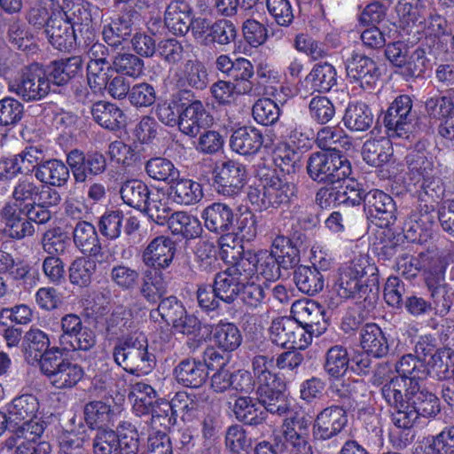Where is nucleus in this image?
I'll return each instance as SVG.
<instances>
[{"label":"nucleus","mask_w":454,"mask_h":454,"mask_svg":"<svg viewBox=\"0 0 454 454\" xmlns=\"http://www.w3.org/2000/svg\"><path fill=\"white\" fill-rule=\"evenodd\" d=\"M419 389L410 394V378L399 375L392 378L381 387V395L394 409L392 421L399 428H411L419 416L432 417L440 411V402L433 393Z\"/></svg>","instance_id":"f257e3e1"},{"label":"nucleus","mask_w":454,"mask_h":454,"mask_svg":"<svg viewBox=\"0 0 454 454\" xmlns=\"http://www.w3.org/2000/svg\"><path fill=\"white\" fill-rule=\"evenodd\" d=\"M399 375L410 378V394L419 389V382L427 377L437 380L454 379V350L442 348L427 359V364H419L412 354L403 356L395 364Z\"/></svg>","instance_id":"f03ea898"},{"label":"nucleus","mask_w":454,"mask_h":454,"mask_svg":"<svg viewBox=\"0 0 454 454\" xmlns=\"http://www.w3.org/2000/svg\"><path fill=\"white\" fill-rule=\"evenodd\" d=\"M252 369L257 383V399L270 413L285 414L288 405L282 393V381L275 373L272 356L258 355L252 359Z\"/></svg>","instance_id":"7ed1b4c3"},{"label":"nucleus","mask_w":454,"mask_h":454,"mask_svg":"<svg viewBox=\"0 0 454 454\" xmlns=\"http://www.w3.org/2000/svg\"><path fill=\"white\" fill-rule=\"evenodd\" d=\"M295 194V186L286 177L267 170L247 188V198L255 210L264 211L287 203Z\"/></svg>","instance_id":"20e7f679"},{"label":"nucleus","mask_w":454,"mask_h":454,"mask_svg":"<svg viewBox=\"0 0 454 454\" xmlns=\"http://www.w3.org/2000/svg\"><path fill=\"white\" fill-rule=\"evenodd\" d=\"M114 362L127 372L148 374L154 366V356L148 352V342L142 333L120 339L113 351Z\"/></svg>","instance_id":"39448f33"},{"label":"nucleus","mask_w":454,"mask_h":454,"mask_svg":"<svg viewBox=\"0 0 454 454\" xmlns=\"http://www.w3.org/2000/svg\"><path fill=\"white\" fill-rule=\"evenodd\" d=\"M40 404L34 395L25 394L12 399L6 405L10 424L18 425L19 435H42L45 427L44 422L38 418Z\"/></svg>","instance_id":"423d86ee"},{"label":"nucleus","mask_w":454,"mask_h":454,"mask_svg":"<svg viewBox=\"0 0 454 454\" xmlns=\"http://www.w3.org/2000/svg\"><path fill=\"white\" fill-rule=\"evenodd\" d=\"M309 420L303 415L287 417L281 432L275 436V446L280 454H313L309 442Z\"/></svg>","instance_id":"0eeeda50"},{"label":"nucleus","mask_w":454,"mask_h":454,"mask_svg":"<svg viewBox=\"0 0 454 454\" xmlns=\"http://www.w3.org/2000/svg\"><path fill=\"white\" fill-rule=\"evenodd\" d=\"M407 159L410 179L414 186L432 198H440L443 192L440 164L419 152L411 153Z\"/></svg>","instance_id":"6e6552de"},{"label":"nucleus","mask_w":454,"mask_h":454,"mask_svg":"<svg viewBox=\"0 0 454 454\" xmlns=\"http://www.w3.org/2000/svg\"><path fill=\"white\" fill-rule=\"evenodd\" d=\"M61 354L60 348H51L42 361L41 370L54 387L70 389L83 378L84 371L78 364L59 357Z\"/></svg>","instance_id":"1a4fd4ad"},{"label":"nucleus","mask_w":454,"mask_h":454,"mask_svg":"<svg viewBox=\"0 0 454 454\" xmlns=\"http://www.w3.org/2000/svg\"><path fill=\"white\" fill-rule=\"evenodd\" d=\"M307 168L309 176L317 182L341 181L351 173L350 163L339 153H314L309 159Z\"/></svg>","instance_id":"9d476101"},{"label":"nucleus","mask_w":454,"mask_h":454,"mask_svg":"<svg viewBox=\"0 0 454 454\" xmlns=\"http://www.w3.org/2000/svg\"><path fill=\"white\" fill-rule=\"evenodd\" d=\"M8 90L24 101H38L49 94L51 82L43 69L31 66L20 77L9 81Z\"/></svg>","instance_id":"9b49d317"},{"label":"nucleus","mask_w":454,"mask_h":454,"mask_svg":"<svg viewBox=\"0 0 454 454\" xmlns=\"http://www.w3.org/2000/svg\"><path fill=\"white\" fill-rule=\"evenodd\" d=\"M412 100L408 95L397 97L384 117L388 137L408 138L413 129Z\"/></svg>","instance_id":"f8f14e48"},{"label":"nucleus","mask_w":454,"mask_h":454,"mask_svg":"<svg viewBox=\"0 0 454 454\" xmlns=\"http://www.w3.org/2000/svg\"><path fill=\"white\" fill-rule=\"evenodd\" d=\"M274 254L267 249L247 251L239 260V266L243 268L249 279L255 278L260 281L262 278L265 281H274L280 277L282 268Z\"/></svg>","instance_id":"ddd939ff"},{"label":"nucleus","mask_w":454,"mask_h":454,"mask_svg":"<svg viewBox=\"0 0 454 454\" xmlns=\"http://www.w3.org/2000/svg\"><path fill=\"white\" fill-rule=\"evenodd\" d=\"M246 167L234 160L223 162L215 170L214 187L217 193L224 197L239 195L247 184Z\"/></svg>","instance_id":"4468645a"},{"label":"nucleus","mask_w":454,"mask_h":454,"mask_svg":"<svg viewBox=\"0 0 454 454\" xmlns=\"http://www.w3.org/2000/svg\"><path fill=\"white\" fill-rule=\"evenodd\" d=\"M114 4H123L119 12L103 15V28H133L144 23L141 11L149 7L148 0H114Z\"/></svg>","instance_id":"2eb2a0df"},{"label":"nucleus","mask_w":454,"mask_h":454,"mask_svg":"<svg viewBox=\"0 0 454 454\" xmlns=\"http://www.w3.org/2000/svg\"><path fill=\"white\" fill-rule=\"evenodd\" d=\"M176 254V244L168 237L159 236L153 239L142 253V261L145 266L155 270L170 266Z\"/></svg>","instance_id":"dca6fc26"},{"label":"nucleus","mask_w":454,"mask_h":454,"mask_svg":"<svg viewBox=\"0 0 454 454\" xmlns=\"http://www.w3.org/2000/svg\"><path fill=\"white\" fill-rule=\"evenodd\" d=\"M248 280L249 278L239 266V261L215 276L214 287L221 301L231 303L239 294L241 285Z\"/></svg>","instance_id":"f3484780"},{"label":"nucleus","mask_w":454,"mask_h":454,"mask_svg":"<svg viewBox=\"0 0 454 454\" xmlns=\"http://www.w3.org/2000/svg\"><path fill=\"white\" fill-rule=\"evenodd\" d=\"M348 423L346 411L340 406L333 405L320 411L313 425L314 437L328 440L340 434Z\"/></svg>","instance_id":"a211bd4d"},{"label":"nucleus","mask_w":454,"mask_h":454,"mask_svg":"<svg viewBox=\"0 0 454 454\" xmlns=\"http://www.w3.org/2000/svg\"><path fill=\"white\" fill-rule=\"evenodd\" d=\"M67 163L73 170L77 182L85 181L89 175L98 176L106 168L105 156L98 152L83 154L74 150L67 155Z\"/></svg>","instance_id":"6ab92c4d"},{"label":"nucleus","mask_w":454,"mask_h":454,"mask_svg":"<svg viewBox=\"0 0 454 454\" xmlns=\"http://www.w3.org/2000/svg\"><path fill=\"white\" fill-rule=\"evenodd\" d=\"M347 74L351 82H358L360 87L366 89L375 83L380 73L372 59L354 52L347 62Z\"/></svg>","instance_id":"aec40b11"},{"label":"nucleus","mask_w":454,"mask_h":454,"mask_svg":"<svg viewBox=\"0 0 454 454\" xmlns=\"http://www.w3.org/2000/svg\"><path fill=\"white\" fill-rule=\"evenodd\" d=\"M291 312L295 321L314 329L316 336L321 335L326 330L325 310L318 303L309 300L296 301L292 305Z\"/></svg>","instance_id":"412c9836"},{"label":"nucleus","mask_w":454,"mask_h":454,"mask_svg":"<svg viewBox=\"0 0 454 454\" xmlns=\"http://www.w3.org/2000/svg\"><path fill=\"white\" fill-rule=\"evenodd\" d=\"M364 207L371 218L382 222L380 226H388L395 219V202L391 196L380 190L365 193Z\"/></svg>","instance_id":"4be33fe9"},{"label":"nucleus","mask_w":454,"mask_h":454,"mask_svg":"<svg viewBox=\"0 0 454 454\" xmlns=\"http://www.w3.org/2000/svg\"><path fill=\"white\" fill-rule=\"evenodd\" d=\"M76 247L84 254L93 257L98 262L105 260L95 226L86 221L78 222L73 231Z\"/></svg>","instance_id":"5701e85b"},{"label":"nucleus","mask_w":454,"mask_h":454,"mask_svg":"<svg viewBox=\"0 0 454 454\" xmlns=\"http://www.w3.org/2000/svg\"><path fill=\"white\" fill-rule=\"evenodd\" d=\"M216 12L226 19L220 20L222 27L225 28H236L241 25V28H267L266 26L254 17L246 18L239 12L238 0H216Z\"/></svg>","instance_id":"b1692460"},{"label":"nucleus","mask_w":454,"mask_h":454,"mask_svg":"<svg viewBox=\"0 0 454 454\" xmlns=\"http://www.w3.org/2000/svg\"><path fill=\"white\" fill-rule=\"evenodd\" d=\"M201 216L206 228L215 233L229 232L234 223L233 210L228 205L220 202L207 206Z\"/></svg>","instance_id":"393cba45"},{"label":"nucleus","mask_w":454,"mask_h":454,"mask_svg":"<svg viewBox=\"0 0 454 454\" xmlns=\"http://www.w3.org/2000/svg\"><path fill=\"white\" fill-rule=\"evenodd\" d=\"M263 144L262 132L254 127H241L237 129L230 139V146L233 152L240 155L256 153Z\"/></svg>","instance_id":"a878e982"},{"label":"nucleus","mask_w":454,"mask_h":454,"mask_svg":"<svg viewBox=\"0 0 454 454\" xmlns=\"http://www.w3.org/2000/svg\"><path fill=\"white\" fill-rule=\"evenodd\" d=\"M212 119L200 101H193L182 109L179 120V129L185 135L194 137L201 127L207 126Z\"/></svg>","instance_id":"bb28decb"},{"label":"nucleus","mask_w":454,"mask_h":454,"mask_svg":"<svg viewBox=\"0 0 454 454\" xmlns=\"http://www.w3.org/2000/svg\"><path fill=\"white\" fill-rule=\"evenodd\" d=\"M207 367L210 368V364L195 359H184L176 365L174 373L176 380L184 387H199L207 377Z\"/></svg>","instance_id":"cd10ccee"},{"label":"nucleus","mask_w":454,"mask_h":454,"mask_svg":"<svg viewBox=\"0 0 454 454\" xmlns=\"http://www.w3.org/2000/svg\"><path fill=\"white\" fill-rule=\"evenodd\" d=\"M22 210L14 206H5L2 211L5 233L16 239L32 236L35 232L33 224L26 219Z\"/></svg>","instance_id":"c85d7f7f"},{"label":"nucleus","mask_w":454,"mask_h":454,"mask_svg":"<svg viewBox=\"0 0 454 454\" xmlns=\"http://www.w3.org/2000/svg\"><path fill=\"white\" fill-rule=\"evenodd\" d=\"M50 346V339L46 333L41 329L31 327L26 333L23 339V350L26 360L29 364L40 362L42 367V361L48 352Z\"/></svg>","instance_id":"c756f323"},{"label":"nucleus","mask_w":454,"mask_h":454,"mask_svg":"<svg viewBox=\"0 0 454 454\" xmlns=\"http://www.w3.org/2000/svg\"><path fill=\"white\" fill-rule=\"evenodd\" d=\"M360 346L373 357H383L388 352V342L381 328L376 324H367L360 331Z\"/></svg>","instance_id":"7c9ffc66"},{"label":"nucleus","mask_w":454,"mask_h":454,"mask_svg":"<svg viewBox=\"0 0 454 454\" xmlns=\"http://www.w3.org/2000/svg\"><path fill=\"white\" fill-rule=\"evenodd\" d=\"M435 220V214L427 209L422 213H413L404 222L403 233L411 242H422L428 235Z\"/></svg>","instance_id":"2f4dec72"},{"label":"nucleus","mask_w":454,"mask_h":454,"mask_svg":"<svg viewBox=\"0 0 454 454\" xmlns=\"http://www.w3.org/2000/svg\"><path fill=\"white\" fill-rule=\"evenodd\" d=\"M208 74L203 63L198 60H188L176 74V85L180 88L191 87L203 90L208 83Z\"/></svg>","instance_id":"473e14b6"},{"label":"nucleus","mask_w":454,"mask_h":454,"mask_svg":"<svg viewBox=\"0 0 454 454\" xmlns=\"http://www.w3.org/2000/svg\"><path fill=\"white\" fill-rule=\"evenodd\" d=\"M41 8L32 9L28 14V22L35 28H62L65 11L62 5L41 4Z\"/></svg>","instance_id":"72a5a7b5"},{"label":"nucleus","mask_w":454,"mask_h":454,"mask_svg":"<svg viewBox=\"0 0 454 454\" xmlns=\"http://www.w3.org/2000/svg\"><path fill=\"white\" fill-rule=\"evenodd\" d=\"M129 397L132 403V411L138 417L149 415L158 399L155 389L144 381L131 386Z\"/></svg>","instance_id":"f704fd0d"},{"label":"nucleus","mask_w":454,"mask_h":454,"mask_svg":"<svg viewBox=\"0 0 454 454\" xmlns=\"http://www.w3.org/2000/svg\"><path fill=\"white\" fill-rule=\"evenodd\" d=\"M91 114L98 124L109 130L119 129L125 124L123 112L114 104L98 101L92 106Z\"/></svg>","instance_id":"c9c22d12"},{"label":"nucleus","mask_w":454,"mask_h":454,"mask_svg":"<svg viewBox=\"0 0 454 454\" xmlns=\"http://www.w3.org/2000/svg\"><path fill=\"white\" fill-rule=\"evenodd\" d=\"M363 158L367 164L379 167L389 161L393 146L388 137L368 139L363 146Z\"/></svg>","instance_id":"e433bc0d"},{"label":"nucleus","mask_w":454,"mask_h":454,"mask_svg":"<svg viewBox=\"0 0 454 454\" xmlns=\"http://www.w3.org/2000/svg\"><path fill=\"white\" fill-rule=\"evenodd\" d=\"M318 147L328 153H339L340 150H348L351 147L349 137L341 128L327 126L322 128L317 135Z\"/></svg>","instance_id":"4c0bfd02"},{"label":"nucleus","mask_w":454,"mask_h":454,"mask_svg":"<svg viewBox=\"0 0 454 454\" xmlns=\"http://www.w3.org/2000/svg\"><path fill=\"white\" fill-rule=\"evenodd\" d=\"M373 121L372 110L365 103L349 104L346 108L343 122L347 129L353 131L367 130Z\"/></svg>","instance_id":"58836bf2"},{"label":"nucleus","mask_w":454,"mask_h":454,"mask_svg":"<svg viewBox=\"0 0 454 454\" xmlns=\"http://www.w3.org/2000/svg\"><path fill=\"white\" fill-rule=\"evenodd\" d=\"M19 435L18 431L6 440L8 449L16 448L14 454H50L51 444L47 442H37L42 435Z\"/></svg>","instance_id":"ea45409f"},{"label":"nucleus","mask_w":454,"mask_h":454,"mask_svg":"<svg viewBox=\"0 0 454 454\" xmlns=\"http://www.w3.org/2000/svg\"><path fill=\"white\" fill-rule=\"evenodd\" d=\"M167 223L173 234H181L185 239L196 238L202 231L200 220L184 211L172 213Z\"/></svg>","instance_id":"a19ab883"},{"label":"nucleus","mask_w":454,"mask_h":454,"mask_svg":"<svg viewBox=\"0 0 454 454\" xmlns=\"http://www.w3.org/2000/svg\"><path fill=\"white\" fill-rule=\"evenodd\" d=\"M255 403L249 396H240L234 403V412L239 420L249 425H258L266 419L267 411L258 400Z\"/></svg>","instance_id":"79ce46f5"},{"label":"nucleus","mask_w":454,"mask_h":454,"mask_svg":"<svg viewBox=\"0 0 454 454\" xmlns=\"http://www.w3.org/2000/svg\"><path fill=\"white\" fill-rule=\"evenodd\" d=\"M173 200L180 205H194L203 198V190L200 183L182 178L170 187Z\"/></svg>","instance_id":"37998d69"},{"label":"nucleus","mask_w":454,"mask_h":454,"mask_svg":"<svg viewBox=\"0 0 454 454\" xmlns=\"http://www.w3.org/2000/svg\"><path fill=\"white\" fill-rule=\"evenodd\" d=\"M35 177L42 183L62 186L69 178V170L61 160H51L38 166Z\"/></svg>","instance_id":"c03bdc74"},{"label":"nucleus","mask_w":454,"mask_h":454,"mask_svg":"<svg viewBox=\"0 0 454 454\" xmlns=\"http://www.w3.org/2000/svg\"><path fill=\"white\" fill-rule=\"evenodd\" d=\"M152 192L145 183L136 179L125 182L120 190L123 202L138 210L146 205Z\"/></svg>","instance_id":"a18cd8bd"},{"label":"nucleus","mask_w":454,"mask_h":454,"mask_svg":"<svg viewBox=\"0 0 454 454\" xmlns=\"http://www.w3.org/2000/svg\"><path fill=\"white\" fill-rule=\"evenodd\" d=\"M212 340L220 349L233 351L240 346L242 337L234 324L220 322L212 330Z\"/></svg>","instance_id":"49530a36"},{"label":"nucleus","mask_w":454,"mask_h":454,"mask_svg":"<svg viewBox=\"0 0 454 454\" xmlns=\"http://www.w3.org/2000/svg\"><path fill=\"white\" fill-rule=\"evenodd\" d=\"M82 63V59L79 56L54 61L49 67L47 75L53 84L64 85L81 71Z\"/></svg>","instance_id":"de8ad7c7"},{"label":"nucleus","mask_w":454,"mask_h":454,"mask_svg":"<svg viewBox=\"0 0 454 454\" xmlns=\"http://www.w3.org/2000/svg\"><path fill=\"white\" fill-rule=\"evenodd\" d=\"M294 281L298 289L309 295L319 293L325 286L323 275L309 266H299L294 273Z\"/></svg>","instance_id":"09e8293b"},{"label":"nucleus","mask_w":454,"mask_h":454,"mask_svg":"<svg viewBox=\"0 0 454 454\" xmlns=\"http://www.w3.org/2000/svg\"><path fill=\"white\" fill-rule=\"evenodd\" d=\"M305 82L314 91L327 92L336 84V70L328 63L316 65Z\"/></svg>","instance_id":"8fccbe9b"},{"label":"nucleus","mask_w":454,"mask_h":454,"mask_svg":"<svg viewBox=\"0 0 454 454\" xmlns=\"http://www.w3.org/2000/svg\"><path fill=\"white\" fill-rule=\"evenodd\" d=\"M110 72H112V66L106 60V58L89 61L87 66V80L90 88L94 93L100 92L106 88Z\"/></svg>","instance_id":"3c124183"},{"label":"nucleus","mask_w":454,"mask_h":454,"mask_svg":"<svg viewBox=\"0 0 454 454\" xmlns=\"http://www.w3.org/2000/svg\"><path fill=\"white\" fill-rule=\"evenodd\" d=\"M147 175L156 181L170 184L177 179L179 171L173 162L166 158L155 157L145 164Z\"/></svg>","instance_id":"603ef678"},{"label":"nucleus","mask_w":454,"mask_h":454,"mask_svg":"<svg viewBox=\"0 0 454 454\" xmlns=\"http://www.w3.org/2000/svg\"><path fill=\"white\" fill-rule=\"evenodd\" d=\"M39 187L33 181L20 179L12 191V202L5 206H14L20 210L33 206L37 201Z\"/></svg>","instance_id":"864d4df0"},{"label":"nucleus","mask_w":454,"mask_h":454,"mask_svg":"<svg viewBox=\"0 0 454 454\" xmlns=\"http://www.w3.org/2000/svg\"><path fill=\"white\" fill-rule=\"evenodd\" d=\"M150 220L159 225L167 223L171 215L170 208L168 206V199L165 193L160 191H153L148 202L142 208Z\"/></svg>","instance_id":"5fc2aeb1"},{"label":"nucleus","mask_w":454,"mask_h":454,"mask_svg":"<svg viewBox=\"0 0 454 454\" xmlns=\"http://www.w3.org/2000/svg\"><path fill=\"white\" fill-rule=\"evenodd\" d=\"M269 251L275 254L274 257L278 259V263L283 269H291L299 262L296 248L293 246L292 241L283 235L277 236L273 239Z\"/></svg>","instance_id":"6e6d98bb"},{"label":"nucleus","mask_w":454,"mask_h":454,"mask_svg":"<svg viewBox=\"0 0 454 454\" xmlns=\"http://www.w3.org/2000/svg\"><path fill=\"white\" fill-rule=\"evenodd\" d=\"M397 20L394 23L398 28H413L420 27L426 18L420 9L406 0H400L395 6Z\"/></svg>","instance_id":"4d7b16f0"},{"label":"nucleus","mask_w":454,"mask_h":454,"mask_svg":"<svg viewBox=\"0 0 454 454\" xmlns=\"http://www.w3.org/2000/svg\"><path fill=\"white\" fill-rule=\"evenodd\" d=\"M348 356L342 346H333L328 349L325 356V371L333 378L342 377L348 368Z\"/></svg>","instance_id":"13d9d810"},{"label":"nucleus","mask_w":454,"mask_h":454,"mask_svg":"<svg viewBox=\"0 0 454 454\" xmlns=\"http://www.w3.org/2000/svg\"><path fill=\"white\" fill-rule=\"evenodd\" d=\"M96 270V263L85 257L75 259L69 266V280L71 284L84 287L90 285Z\"/></svg>","instance_id":"bf43d9fd"},{"label":"nucleus","mask_w":454,"mask_h":454,"mask_svg":"<svg viewBox=\"0 0 454 454\" xmlns=\"http://www.w3.org/2000/svg\"><path fill=\"white\" fill-rule=\"evenodd\" d=\"M166 283L160 274L147 270L140 287L142 296L150 303H156L166 294Z\"/></svg>","instance_id":"052dcab7"},{"label":"nucleus","mask_w":454,"mask_h":454,"mask_svg":"<svg viewBox=\"0 0 454 454\" xmlns=\"http://www.w3.org/2000/svg\"><path fill=\"white\" fill-rule=\"evenodd\" d=\"M106 153L110 161L118 167L132 166L137 159L135 147L121 140L110 143Z\"/></svg>","instance_id":"680f3d73"},{"label":"nucleus","mask_w":454,"mask_h":454,"mask_svg":"<svg viewBox=\"0 0 454 454\" xmlns=\"http://www.w3.org/2000/svg\"><path fill=\"white\" fill-rule=\"evenodd\" d=\"M406 57L405 63L399 66L402 74L406 78L423 74L429 66V59L427 58L425 51L421 48H414L412 46Z\"/></svg>","instance_id":"e2e57ef3"},{"label":"nucleus","mask_w":454,"mask_h":454,"mask_svg":"<svg viewBox=\"0 0 454 454\" xmlns=\"http://www.w3.org/2000/svg\"><path fill=\"white\" fill-rule=\"evenodd\" d=\"M190 6L184 1H171L164 12V28H182L187 26Z\"/></svg>","instance_id":"0e129e2a"},{"label":"nucleus","mask_w":454,"mask_h":454,"mask_svg":"<svg viewBox=\"0 0 454 454\" xmlns=\"http://www.w3.org/2000/svg\"><path fill=\"white\" fill-rule=\"evenodd\" d=\"M301 155L300 151L282 142L273 152V161L282 172L290 174L294 172L295 166L300 161Z\"/></svg>","instance_id":"69168bd1"},{"label":"nucleus","mask_w":454,"mask_h":454,"mask_svg":"<svg viewBox=\"0 0 454 454\" xmlns=\"http://www.w3.org/2000/svg\"><path fill=\"white\" fill-rule=\"evenodd\" d=\"M116 435L121 454H137L139 438L135 426L128 421L121 422L117 427Z\"/></svg>","instance_id":"338daca9"},{"label":"nucleus","mask_w":454,"mask_h":454,"mask_svg":"<svg viewBox=\"0 0 454 454\" xmlns=\"http://www.w3.org/2000/svg\"><path fill=\"white\" fill-rule=\"evenodd\" d=\"M113 417L110 405L100 401L87 403L84 407V419L90 428L107 425Z\"/></svg>","instance_id":"774afa93"}]
</instances>
